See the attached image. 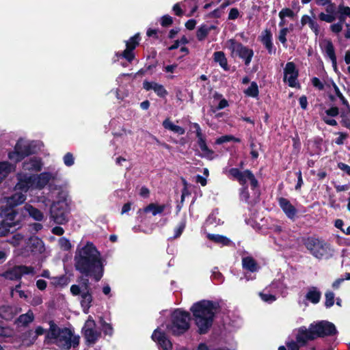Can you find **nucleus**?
<instances>
[{"mask_svg":"<svg viewBox=\"0 0 350 350\" xmlns=\"http://www.w3.org/2000/svg\"><path fill=\"white\" fill-rule=\"evenodd\" d=\"M232 139H234V136L232 135H224L216 139L217 144H221L223 143H226L228 142L232 141Z\"/></svg>","mask_w":350,"mask_h":350,"instance_id":"54","label":"nucleus"},{"mask_svg":"<svg viewBox=\"0 0 350 350\" xmlns=\"http://www.w3.org/2000/svg\"><path fill=\"white\" fill-rule=\"evenodd\" d=\"M259 295L261 297V299L265 302L271 303L276 300L275 296L271 294L260 293Z\"/></svg>","mask_w":350,"mask_h":350,"instance_id":"50","label":"nucleus"},{"mask_svg":"<svg viewBox=\"0 0 350 350\" xmlns=\"http://www.w3.org/2000/svg\"><path fill=\"white\" fill-rule=\"evenodd\" d=\"M310 325L316 338L333 336L337 332L335 325L327 321H321Z\"/></svg>","mask_w":350,"mask_h":350,"instance_id":"12","label":"nucleus"},{"mask_svg":"<svg viewBox=\"0 0 350 350\" xmlns=\"http://www.w3.org/2000/svg\"><path fill=\"white\" fill-rule=\"evenodd\" d=\"M143 88L146 90H152L157 94L158 96L163 98L167 94V90L163 85L159 84L156 82L144 81Z\"/></svg>","mask_w":350,"mask_h":350,"instance_id":"21","label":"nucleus"},{"mask_svg":"<svg viewBox=\"0 0 350 350\" xmlns=\"http://www.w3.org/2000/svg\"><path fill=\"white\" fill-rule=\"evenodd\" d=\"M338 167L339 169L345 172L348 175L350 176V166L343 163H338Z\"/></svg>","mask_w":350,"mask_h":350,"instance_id":"63","label":"nucleus"},{"mask_svg":"<svg viewBox=\"0 0 350 350\" xmlns=\"http://www.w3.org/2000/svg\"><path fill=\"white\" fill-rule=\"evenodd\" d=\"M308 25L311 30L315 33L316 36H318L319 33V25L314 21V18L312 19L311 21L308 23Z\"/></svg>","mask_w":350,"mask_h":350,"instance_id":"51","label":"nucleus"},{"mask_svg":"<svg viewBox=\"0 0 350 350\" xmlns=\"http://www.w3.org/2000/svg\"><path fill=\"white\" fill-rule=\"evenodd\" d=\"M139 40V34H135L134 36L131 37L129 40L126 41V49L133 51L135 47L138 45Z\"/></svg>","mask_w":350,"mask_h":350,"instance_id":"39","label":"nucleus"},{"mask_svg":"<svg viewBox=\"0 0 350 350\" xmlns=\"http://www.w3.org/2000/svg\"><path fill=\"white\" fill-rule=\"evenodd\" d=\"M120 57L125 58L128 62H131L135 56L132 50L126 49L120 55Z\"/></svg>","mask_w":350,"mask_h":350,"instance_id":"46","label":"nucleus"},{"mask_svg":"<svg viewBox=\"0 0 350 350\" xmlns=\"http://www.w3.org/2000/svg\"><path fill=\"white\" fill-rule=\"evenodd\" d=\"M0 214H2V217L3 218L5 223H8L11 227L15 226V217L16 216V213L12 209V208L8 210L6 212L1 213Z\"/></svg>","mask_w":350,"mask_h":350,"instance_id":"34","label":"nucleus"},{"mask_svg":"<svg viewBox=\"0 0 350 350\" xmlns=\"http://www.w3.org/2000/svg\"><path fill=\"white\" fill-rule=\"evenodd\" d=\"M102 328L105 334L111 335L113 333V328L111 324L106 322L102 323Z\"/></svg>","mask_w":350,"mask_h":350,"instance_id":"56","label":"nucleus"},{"mask_svg":"<svg viewBox=\"0 0 350 350\" xmlns=\"http://www.w3.org/2000/svg\"><path fill=\"white\" fill-rule=\"evenodd\" d=\"M289 31V29L287 27H284V28H282V29L280 30L279 31V35H278V40L284 44V45H286V35L287 33H288Z\"/></svg>","mask_w":350,"mask_h":350,"instance_id":"45","label":"nucleus"},{"mask_svg":"<svg viewBox=\"0 0 350 350\" xmlns=\"http://www.w3.org/2000/svg\"><path fill=\"white\" fill-rule=\"evenodd\" d=\"M279 16L281 20L284 19L285 17L293 18L294 16V12L289 8H284L279 12Z\"/></svg>","mask_w":350,"mask_h":350,"instance_id":"48","label":"nucleus"},{"mask_svg":"<svg viewBox=\"0 0 350 350\" xmlns=\"http://www.w3.org/2000/svg\"><path fill=\"white\" fill-rule=\"evenodd\" d=\"M207 238L213 242L222 245H229L231 243L230 239L220 234H208Z\"/></svg>","mask_w":350,"mask_h":350,"instance_id":"33","label":"nucleus"},{"mask_svg":"<svg viewBox=\"0 0 350 350\" xmlns=\"http://www.w3.org/2000/svg\"><path fill=\"white\" fill-rule=\"evenodd\" d=\"M215 28H216V27L215 25H210V26H208L206 25H201L198 29L197 32H196V37H197L198 40L199 41L204 40L206 38V36H208L209 32L211 30L215 29Z\"/></svg>","mask_w":350,"mask_h":350,"instance_id":"30","label":"nucleus"},{"mask_svg":"<svg viewBox=\"0 0 350 350\" xmlns=\"http://www.w3.org/2000/svg\"><path fill=\"white\" fill-rule=\"evenodd\" d=\"M228 106V101L225 99V98H223L220 100L219 105H217L216 109H211V111L213 112H215L216 110H220V109H222Z\"/></svg>","mask_w":350,"mask_h":350,"instance_id":"62","label":"nucleus"},{"mask_svg":"<svg viewBox=\"0 0 350 350\" xmlns=\"http://www.w3.org/2000/svg\"><path fill=\"white\" fill-rule=\"evenodd\" d=\"M279 205L288 218L294 219L297 215V209L284 198H280L278 200Z\"/></svg>","mask_w":350,"mask_h":350,"instance_id":"18","label":"nucleus"},{"mask_svg":"<svg viewBox=\"0 0 350 350\" xmlns=\"http://www.w3.org/2000/svg\"><path fill=\"white\" fill-rule=\"evenodd\" d=\"M241 199L243 200H245V202H247L250 198V194L248 192V189L247 187H243L241 189V191L240 193Z\"/></svg>","mask_w":350,"mask_h":350,"instance_id":"59","label":"nucleus"},{"mask_svg":"<svg viewBox=\"0 0 350 350\" xmlns=\"http://www.w3.org/2000/svg\"><path fill=\"white\" fill-rule=\"evenodd\" d=\"M330 29L335 33H340L342 29V25L341 23H337L330 26Z\"/></svg>","mask_w":350,"mask_h":350,"instance_id":"61","label":"nucleus"},{"mask_svg":"<svg viewBox=\"0 0 350 350\" xmlns=\"http://www.w3.org/2000/svg\"><path fill=\"white\" fill-rule=\"evenodd\" d=\"M35 271L33 267L21 265L8 268L1 274V276L5 280L20 281L23 276L25 275H33Z\"/></svg>","mask_w":350,"mask_h":350,"instance_id":"10","label":"nucleus"},{"mask_svg":"<svg viewBox=\"0 0 350 350\" xmlns=\"http://www.w3.org/2000/svg\"><path fill=\"white\" fill-rule=\"evenodd\" d=\"M219 308V303L209 300H202L193 304L190 310L200 334H206L208 331Z\"/></svg>","mask_w":350,"mask_h":350,"instance_id":"3","label":"nucleus"},{"mask_svg":"<svg viewBox=\"0 0 350 350\" xmlns=\"http://www.w3.org/2000/svg\"><path fill=\"white\" fill-rule=\"evenodd\" d=\"M21 310L14 306H0V318L7 321H12L19 313Z\"/></svg>","mask_w":350,"mask_h":350,"instance_id":"17","label":"nucleus"},{"mask_svg":"<svg viewBox=\"0 0 350 350\" xmlns=\"http://www.w3.org/2000/svg\"><path fill=\"white\" fill-rule=\"evenodd\" d=\"M228 43L232 55L239 57L244 60L245 65H249L254 55L253 51L232 39L230 40Z\"/></svg>","mask_w":350,"mask_h":350,"instance_id":"11","label":"nucleus"},{"mask_svg":"<svg viewBox=\"0 0 350 350\" xmlns=\"http://www.w3.org/2000/svg\"><path fill=\"white\" fill-rule=\"evenodd\" d=\"M59 245L61 249L64 251H68L72 247L70 241L65 237H62L59 239Z\"/></svg>","mask_w":350,"mask_h":350,"instance_id":"42","label":"nucleus"},{"mask_svg":"<svg viewBox=\"0 0 350 350\" xmlns=\"http://www.w3.org/2000/svg\"><path fill=\"white\" fill-rule=\"evenodd\" d=\"M16 170V163L12 164L8 161H0V178H6Z\"/></svg>","mask_w":350,"mask_h":350,"instance_id":"25","label":"nucleus"},{"mask_svg":"<svg viewBox=\"0 0 350 350\" xmlns=\"http://www.w3.org/2000/svg\"><path fill=\"white\" fill-rule=\"evenodd\" d=\"M228 173L242 185H245L247 180H249L253 189L258 187V180L253 173L249 170L241 172L238 168H231L229 170Z\"/></svg>","mask_w":350,"mask_h":350,"instance_id":"13","label":"nucleus"},{"mask_svg":"<svg viewBox=\"0 0 350 350\" xmlns=\"http://www.w3.org/2000/svg\"><path fill=\"white\" fill-rule=\"evenodd\" d=\"M36 151L37 145L35 142H28L23 139H19L14 148V150L9 152L8 158L12 161L17 163L23 160L25 157L35 154Z\"/></svg>","mask_w":350,"mask_h":350,"instance_id":"6","label":"nucleus"},{"mask_svg":"<svg viewBox=\"0 0 350 350\" xmlns=\"http://www.w3.org/2000/svg\"><path fill=\"white\" fill-rule=\"evenodd\" d=\"M26 210L29 215L36 221H41L43 218L42 212L31 205H26Z\"/></svg>","mask_w":350,"mask_h":350,"instance_id":"36","label":"nucleus"},{"mask_svg":"<svg viewBox=\"0 0 350 350\" xmlns=\"http://www.w3.org/2000/svg\"><path fill=\"white\" fill-rule=\"evenodd\" d=\"M239 16V11L237 8H231L228 14L229 20H235Z\"/></svg>","mask_w":350,"mask_h":350,"instance_id":"55","label":"nucleus"},{"mask_svg":"<svg viewBox=\"0 0 350 350\" xmlns=\"http://www.w3.org/2000/svg\"><path fill=\"white\" fill-rule=\"evenodd\" d=\"M172 18L169 15H165L161 18V25L163 27H167L170 25L172 23Z\"/></svg>","mask_w":350,"mask_h":350,"instance_id":"57","label":"nucleus"},{"mask_svg":"<svg viewBox=\"0 0 350 350\" xmlns=\"http://www.w3.org/2000/svg\"><path fill=\"white\" fill-rule=\"evenodd\" d=\"M23 168L25 170L38 172L41 170L42 163L40 159L36 158H31L29 161H25L23 163Z\"/></svg>","mask_w":350,"mask_h":350,"instance_id":"27","label":"nucleus"},{"mask_svg":"<svg viewBox=\"0 0 350 350\" xmlns=\"http://www.w3.org/2000/svg\"><path fill=\"white\" fill-rule=\"evenodd\" d=\"M325 113L331 117H336L339 114V109L337 107H332L325 111Z\"/></svg>","mask_w":350,"mask_h":350,"instance_id":"58","label":"nucleus"},{"mask_svg":"<svg viewBox=\"0 0 350 350\" xmlns=\"http://www.w3.org/2000/svg\"><path fill=\"white\" fill-rule=\"evenodd\" d=\"M95 326L94 321L88 319L83 327L84 337L88 345H94L100 336V333L95 329Z\"/></svg>","mask_w":350,"mask_h":350,"instance_id":"14","label":"nucleus"},{"mask_svg":"<svg viewBox=\"0 0 350 350\" xmlns=\"http://www.w3.org/2000/svg\"><path fill=\"white\" fill-rule=\"evenodd\" d=\"M78 282L79 284H73L70 286V292L75 296H80V304L83 311L88 314L93 301L90 280L88 278L81 276L78 278Z\"/></svg>","mask_w":350,"mask_h":350,"instance_id":"5","label":"nucleus"},{"mask_svg":"<svg viewBox=\"0 0 350 350\" xmlns=\"http://www.w3.org/2000/svg\"><path fill=\"white\" fill-rule=\"evenodd\" d=\"M316 339L313 329L311 325L308 329L305 327L299 328L297 334L296 336V342L300 345H305L308 341Z\"/></svg>","mask_w":350,"mask_h":350,"instance_id":"16","label":"nucleus"},{"mask_svg":"<svg viewBox=\"0 0 350 350\" xmlns=\"http://www.w3.org/2000/svg\"><path fill=\"white\" fill-rule=\"evenodd\" d=\"M8 199V204L10 208H14L19 204H23L26 200V195L23 191H15Z\"/></svg>","mask_w":350,"mask_h":350,"instance_id":"22","label":"nucleus"},{"mask_svg":"<svg viewBox=\"0 0 350 350\" xmlns=\"http://www.w3.org/2000/svg\"><path fill=\"white\" fill-rule=\"evenodd\" d=\"M245 94L249 96L256 97L258 95V87L256 82H252L250 86L244 91Z\"/></svg>","mask_w":350,"mask_h":350,"instance_id":"38","label":"nucleus"},{"mask_svg":"<svg viewBox=\"0 0 350 350\" xmlns=\"http://www.w3.org/2000/svg\"><path fill=\"white\" fill-rule=\"evenodd\" d=\"M312 83L315 88H318L320 90L324 89V85L317 77H313L312 79Z\"/></svg>","mask_w":350,"mask_h":350,"instance_id":"60","label":"nucleus"},{"mask_svg":"<svg viewBox=\"0 0 350 350\" xmlns=\"http://www.w3.org/2000/svg\"><path fill=\"white\" fill-rule=\"evenodd\" d=\"M196 25V21L194 19H190L185 23V27L189 30H193Z\"/></svg>","mask_w":350,"mask_h":350,"instance_id":"64","label":"nucleus"},{"mask_svg":"<svg viewBox=\"0 0 350 350\" xmlns=\"http://www.w3.org/2000/svg\"><path fill=\"white\" fill-rule=\"evenodd\" d=\"M334 90H335L336 96L340 98V100H341L342 103L345 106H347V111H349V103L347 100V99L344 97L342 94L340 92L338 87L336 84H334Z\"/></svg>","mask_w":350,"mask_h":350,"instance_id":"43","label":"nucleus"},{"mask_svg":"<svg viewBox=\"0 0 350 350\" xmlns=\"http://www.w3.org/2000/svg\"><path fill=\"white\" fill-rule=\"evenodd\" d=\"M12 227L8 223H5L2 214H0V237H5L10 232Z\"/></svg>","mask_w":350,"mask_h":350,"instance_id":"37","label":"nucleus"},{"mask_svg":"<svg viewBox=\"0 0 350 350\" xmlns=\"http://www.w3.org/2000/svg\"><path fill=\"white\" fill-rule=\"evenodd\" d=\"M284 80L287 81L290 87H295L297 85V79L298 77V70L296 69L295 64L293 62H288L284 70Z\"/></svg>","mask_w":350,"mask_h":350,"instance_id":"15","label":"nucleus"},{"mask_svg":"<svg viewBox=\"0 0 350 350\" xmlns=\"http://www.w3.org/2000/svg\"><path fill=\"white\" fill-rule=\"evenodd\" d=\"M304 245L314 257L319 259L329 253V244L319 239L309 237L306 240Z\"/></svg>","mask_w":350,"mask_h":350,"instance_id":"9","label":"nucleus"},{"mask_svg":"<svg viewBox=\"0 0 350 350\" xmlns=\"http://www.w3.org/2000/svg\"><path fill=\"white\" fill-rule=\"evenodd\" d=\"M185 226H186V223H185V221H183L180 224L179 226H178L177 228H176L175 230V234L174 236V238H178V237L180 236V234H182L183 230L185 229Z\"/></svg>","mask_w":350,"mask_h":350,"instance_id":"53","label":"nucleus"},{"mask_svg":"<svg viewBox=\"0 0 350 350\" xmlns=\"http://www.w3.org/2000/svg\"><path fill=\"white\" fill-rule=\"evenodd\" d=\"M49 327L45 330V342L54 344L63 350H69L79 344V336L75 335L71 329L59 328L53 321L49 323Z\"/></svg>","mask_w":350,"mask_h":350,"instance_id":"4","label":"nucleus"},{"mask_svg":"<svg viewBox=\"0 0 350 350\" xmlns=\"http://www.w3.org/2000/svg\"><path fill=\"white\" fill-rule=\"evenodd\" d=\"M200 150L202 152V157H206L208 159H213L214 152L209 149L207 146L202 147Z\"/></svg>","mask_w":350,"mask_h":350,"instance_id":"49","label":"nucleus"},{"mask_svg":"<svg viewBox=\"0 0 350 350\" xmlns=\"http://www.w3.org/2000/svg\"><path fill=\"white\" fill-rule=\"evenodd\" d=\"M319 18L321 21H325L327 23H332L336 19V17L333 14H325L323 12H321L319 14Z\"/></svg>","mask_w":350,"mask_h":350,"instance_id":"47","label":"nucleus"},{"mask_svg":"<svg viewBox=\"0 0 350 350\" xmlns=\"http://www.w3.org/2000/svg\"><path fill=\"white\" fill-rule=\"evenodd\" d=\"M321 297V293L315 286L310 287L306 295V299L314 304L319 302Z\"/></svg>","mask_w":350,"mask_h":350,"instance_id":"29","label":"nucleus"},{"mask_svg":"<svg viewBox=\"0 0 350 350\" xmlns=\"http://www.w3.org/2000/svg\"><path fill=\"white\" fill-rule=\"evenodd\" d=\"M26 247L28 248V250H30L33 253L37 252L42 253L44 251L42 250L44 248L42 240L36 236H31L28 239Z\"/></svg>","mask_w":350,"mask_h":350,"instance_id":"20","label":"nucleus"},{"mask_svg":"<svg viewBox=\"0 0 350 350\" xmlns=\"http://www.w3.org/2000/svg\"><path fill=\"white\" fill-rule=\"evenodd\" d=\"M214 60L216 62H218L221 67H222L225 70H228V66L227 63V59L226 58L225 54L222 51H217L213 54Z\"/></svg>","mask_w":350,"mask_h":350,"instance_id":"35","label":"nucleus"},{"mask_svg":"<svg viewBox=\"0 0 350 350\" xmlns=\"http://www.w3.org/2000/svg\"><path fill=\"white\" fill-rule=\"evenodd\" d=\"M190 314L188 312L176 310L172 315V323L167 329L174 335H180L189 328Z\"/></svg>","mask_w":350,"mask_h":350,"instance_id":"7","label":"nucleus"},{"mask_svg":"<svg viewBox=\"0 0 350 350\" xmlns=\"http://www.w3.org/2000/svg\"><path fill=\"white\" fill-rule=\"evenodd\" d=\"M60 182L58 170L45 172V186H48L51 197L55 195L57 198L51 205L49 218L54 223L63 225L68 221L70 207L68 193L62 188Z\"/></svg>","mask_w":350,"mask_h":350,"instance_id":"1","label":"nucleus"},{"mask_svg":"<svg viewBox=\"0 0 350 350\" xmlns=\"http://www.w3.org/2000/svg\"><path fill=\"white\" fill-rule=\"evenodd\" d=\"M325 44V52L327 56L330 59L332 63L333 68L335 70H337V62L336 56L335 54V50L332 42L327 40L324 41Z\"/></svg>","mask_w":350,"mask_h":350,"instance_id":"23","label":"nucleus"},{"mask_svg":"<svg viewBox=\"0 0 350 350\" xmlns=\"http://www.w3.org/2000/svg\"><path fill=\"white\" fill-rule=\"evenodd\" d=\"M12 336V330L8 326L0 324V338H9Z\"/></svg>","mask_w":350,"mask_h":350,"instance_id":"41","label":"nucleus"},{"mask_svg":"<svg viewBox=\"0 0 350 350\" xmlns=\"http://www.w3.org/2000/svg\"><path fill=\"white\" fill-rule=\"evenodd\" d=\"M338 12L339 13L345 16H349L350 18V8L344 6L343 5H340L338 6Z\"/></svg>","mask_w":350,"mask_h":350,"instance_id":"52","label":"nucleus"},{"mask_svg":"<svg viewBox=\"0 0 350 350\" xmlns=\"http://www.w3.org/2000/svg\"><path fill=\"white\" fill-rule=\"evenodd\" d=\"M325 306L327 308H330L334 304V294L331 291H327L325 294Z\"/></svg>","mask_w":350,"mask_h":350,"instance_id":"40","label":"nucleus"},{"mask_svg":"<svg viewBox=\"0 0 350 350\" xmlns=\"http://www.w3.org/2000/svg\"><path fill=\"white\" fill-rule=\"evenodd\" d=\"M17 180L14 191L27 193L30 188L33 187L36 185L40 189L44 188V172L40 173L38 176L35 174H18Z\"/></svg>","mask_w":350,"mask_h":350,"instance_id":"8","label":"nucleus"},{"mask_svg":"<svg viewBox=\"0 0 350 350\" xmlns=\"http://www.w3.org/2000/svg\"><path fill=\"white\" fill-rule=\"evenodd\" d=\"M261 42L267 49L269 54L274 53L275 50L273 47L272 35L269 29H265L261 36Z\"/></svg>","mask_w":350,"mask_h":350,"instance_id":"24","label":"nucleus"},{"mask_svg":"<svg viewBox=\"0 0 350 350\" xmlns=\"http://www.w3.org/2000/svg\"><path fill=\"white\" fill-rule=\"evenodd\" d=\"M63 161L66 166H72L75 163V158L73 154L70 152H67L64 156Z\"/></svg>","mask_w":350,"mask_h":350,"instance_id":"44","label":"nucleus"},{"mask_svg":"<svg viewBox=\"0 0 350 350\" xmlns=\"http://www.w3.org/2000/svg\"><path fill=\"white\" fill-rule=\"evenodd\" d=\"M75 268L85 278L90 277L96 282L100 280L104 265L100 252L91 242L78 245L74 256Z\"/></svg>","mask_w":350,"mask_h":350,"instance_id":"2","label":"nucleus"},{"mask_svg":"<svg viewBox=\"0 0 350 350\" xmlns=\"http://www.w3.org/2000/svg\"><path fill=\"white\" fill-rule=\"evenodd\" d=\"M166 208L165 204L159 205L155 203H150L144 208V213L151 212L152 215L155 216L157 214H161Z\"/></svg>","mask_w":350,"mask_h":350,"instance_id":"32","label":"nucleus"},{"mask_svg":"<svg viewBox=\"0 0 350 350\" xmlns=\"http://www.w3.org/2000/svg\"><path fill=\"white\" fill-rule=\"evenodd\" d=\"M163 126L165 129L170 130L178 135H183L185 132V129L183 127L178 125H175L169 118H166L163 122Z\"/></svg>","mask_w":350,"mask_h":350,"instance_id":"31","label":"nucleus"},{"mask_svg":"<svg viewBox=\"0 0 350 350\" xmlns=\"http://www.w3.org/2000/svg\"><path fill=\"white\" fill-rule=\"evenodd\" d=\"M242 267L244 269L250 272H256L259 268L256 261L251 256L242 258Z\"/></svg>","mask_w":350,"mask_h":350,"instance_id":"26","label":"nucleus"},{"mask_svg":"<svg viewBox=\"0 0 350 350\" xmlns=\"http://www.w3.org/2000/svg\"><path fill=\"white\" fill-rule=\"evenodd\" d=\"M33 319V313L29 310L27 313L21 314L15 321V323L18 326H27Z\"/></svg>","mask_w":350,"mask_h":350,"instance_id":"28","label":"nucleus"},{"mask_svg":"<svg viewBox=\"0 0 350 350\" xmlns=\"http://www.w3.org/2000/svg\"><path fill=\"white\" fill-rule=\"evenodd\" d=\"M152 338L153 340L157 341L164 350L172 349V345L171 342L167 338L164 333L158 329L154 330L152 335Z\"/></svg>","mask_w":350,"mask_h":350,"instance_id":"19","label":"nucleus"}]
</instances>
